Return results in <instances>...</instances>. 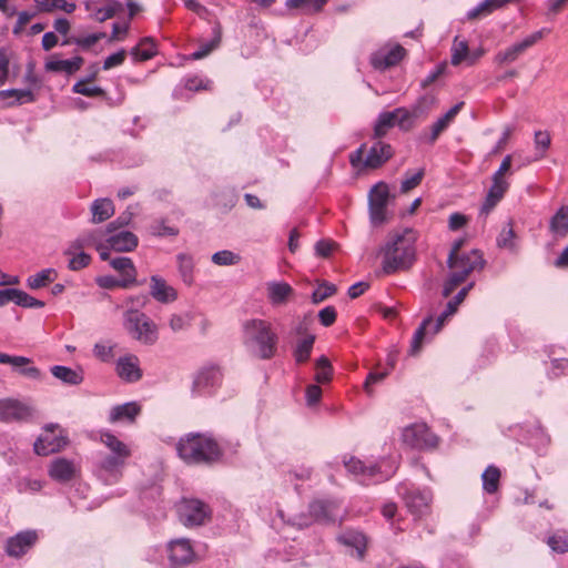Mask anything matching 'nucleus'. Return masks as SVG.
Wrapping results in <instances>:
<instances>
[{"instance_id":"17","label":"nucleus","mask_w":568,"mask_h":568,"mask_svg":"<svg viewBox=\"0 0 568 568\" xmlns=\"http://www.w3.org/2000/svg\"><path fill=\"white\" fill-rule=\"evenodd\" d=\"M67 443L68 438L58 425H48L34 442L33 449L37 455L47 456L59 452Z\"/></svg>"},{"instance_id":"40","label":"nucleus","mask_w":568,"mask_h":568,"mask_svg":"<svg viewBox=\"0 0 568 568\" xmlns=\"http://www.w3.org/2000/svg\"><path fill=\"white\" fill-rule=\"evenodd\" d=\"M212 34L213 38L210 41L202 43L199 49L191 53L190 58L192 60H200L205 58L220 45L222 39V27L220 23H215L212 29Z\"/></svg>"},{"instance_id":"5","label":"nucleus","mask_w":568,"mask_h":568,"mask_svg":"<svg viewBox=\"0 0 568 568\" xmlns=\"http://www.w3.org/2000/svg\"><path fill=\"white\" fill-rule=\"evenodd\" d=\"M176 450L187 464H210L220 459L222 452L217 442L210 434L190 433L182 437Z\"/></svg>"},{"instance_id":"60","label":"nucleus","mask_w":568,"mask_h":568,"mask_svg":"<svg viewBox=\"0 0 568 568\" xmlns=\"http://www.w3.org/2000/svg\"><path fill=\"white\" fill-rule=\"evenodd\" d=\"M336 291L334 284L324 283L320 285L312 294V300L314 303H321L327 297L332 296Z\"/></svg>"},{"instance_id":"21","label":"nucleus","mask_w":568,"mask_h":568,"mask_svg":"<svg viewBox=\"0 0 568 568\" xmlns=\"http://www.w3.org/2000/svg\"><path fill=\"white\" fill-rule=\"evenodd\" d=\"M549 33V30L542 28L534 33L527 36L521 41L516 42L505 50L499 51L495 55V62L498 64L511 63L518 59L527 49L536 44L539 40H541L545 34Z\"/></svg>"},{"instance_id":"27","label":"nucleus","mask_w":568,"mask_h":568,"mask_svg":"<svg viewBox=\"0 0 568 568\" xmlns=\"http://www.w3.org/2000/svg\"><path fill=\"white\" fill-rule=\"evenodd\" d=\"M266 296L273 306L284 305L292 297L294 290L284 281H270L265 284Z\"/></svg>"},{"instance_id":"12","label":"nucleus","mask_w":568,"mask_h":568,"mask_svg":"<svg viewBox=\"0 0 568 568\" xmlns=\"http://www.w3.org/2000/svg\"><path fill=\"white\" fill-rule=\"evenodd\" d=\"M97 243L91 231L82 233L71 242L63 252L68 256V267L71 271H80L87 267L91 262V256L83 250L85 247H94L97 250Z\"/></svg>"},{"instance_id":"41","label":"nucleus","mask_w":568,"mask_h":568,"mask_svg":"<svg viewBox=\"0 0 568 568\" xmlns=\"http://www.w3.org/2000/svg\"><path fill=\"white\" fill-rule=\"evenodd\" d=\"M92 222L101 223L114 214V205L110 199H98L91 205Z\"/></svg>"},{"instance_id":"46","label":"nucleus","mask_w":568,"mask_h":568,"mask_svg":"<svg viewBox=\"0 0 568 568\" xmlns=\"http://www.w3.org/2000/svg\"><path fill=\"white\" fill-rule=\"evenodd\" d=\"M105 37V33L103 32H94L89 33L84 36H72L68 39H65L62 44H75L79 48L83 50H89L91 47H93L97 42H99L101 39Z\"/></svg>"},{"instance_id":"43","label":"nucleus","mask_w":568,"mask_h":568,"mask_svg":"<svg viewBox=\"0 0 568 568\" xmlns=\"http://www.w3.org/2000/svg\"><path fill=\"white\" fill-rule=\"evenodd\" d=\"M501 473L495 465H489L481 474L483 490L486 494H495L499 488Z\"/></svg>"},{"instance_id":"54","label":"nucleus","mask_w":568,"mask_h":568,"mask_svg":"<svg viewBox=\"0 0 568 568\" xmlns=\"http://www.w3.org/2000/svg\"><path fill=\"white\" fill-rule=\"evenodd\" d=\"M72 91L85 97H101L104 90L98 85H89L88 80H80L73 84Z\"/></svg>"},{"instance_id":"44","label":"nucleus","mask_w":568,"mask_h":568,"mask_svg":"<svg viewBox=\"0 0 568 568\" xmlns=\"http://www.w3.org/2000/svg\"><path fill=\"white\" fill-rule=\"evenodd\" d=\"M178 268L182 281L186 285H192L194 282V261L193 257L186 253L176 255Z\"/></svg>"},{"instance_id":"14","label":"nucleus","mask_w":568,"mask_h":568,"mask_svg":"<svg viewBox=\"0 0 568 568\" xmlns=\"http://www.w3.org/2000/svg\"><path fill=\"white\" fill-rule=\"evenodd\" d=\"M310 516L301 515L294 521L298 527H307L313 521H335L339 505L334 499H316L310 505Z\"/></svg>"},{"instance_id":"38","label":"nucleus","mask_w":568,"mask_h":568,"mask_svg":"<svg viewBox=\"0 0 568 568\" xmlns=\"http://www.w3.org/2000/svg\"><path fill=\"white\" fill-rule=\"evenodd\" d=\"M11 98L13 100L7 102V106L30 103L36 100V95L30 89H7L0 91V100L7 101Z\"/></svg>"},{"instance_id":"30","label":"nucleus","mask_w":568,"mask_h":568,"mask_svg":"<svg viewBox=\"0 0 568 568\" xmlns=\"http://www.w3.org/2000/svg\"><path fill=\"white\" fill-rule=\"evenodd\" d=\"M150 294L160 303H171L178 297V293L159 275H152L150 278Z\"/></svg>"},{"instance_id":"59","label":"nucleus","mask_w":568,"mask_h":568,"mask_svg":"<svg viewBox=\"0 0 568 568\" xmlns=\"http://www.w3.org/2000/svg\"><path fill=\"white\" fill-rule=\"evenodd\" d=\"M95 282L101 288H106V290H111L114 287L125 288V287L131 286L129 283L124 282V280H121V278L118 280L112 275L99 276V277H97Z\"/></svg>"},{"instance_id":"7","label":"nucleus","mask_w":568,"mask_h":568,"mask_svg":"<svg viewBox=\"0 0 568 568\" xmlns=\"http://www.w3.org/2000/svg\"><path fill=\"white\" fill-rule=\"evenodd\" d=\"M473 285L474 284L470 283L467 286L463 287L454 296V298L447 303L446 308L437 317L435 323L433 322L432 317H427L422 322L420 326L414 333V336L412 339V345H410V354L412 355H415L419 352L422 344L426 339V335L428 333H430L432 335L437 334L440 331V328L444 326L446 320L457 312L458 306L465 300L466 295L468 294V292L473 287Z\"/></svg>"},{"instance_id":"28","label":"nucleus","mask_w":568,"mask_h":568,"mask_svg":"<svg viewBox=\"0 0 568 568\" xmlns=\"http://www.w3.org/2000/svg\"><path fill=\"white\" fill-rule=\"evenodd\" d=\"M508 180H491V185L480 207V213L488 215L494 207L503 200L509 189Z\"/></svg>"},{"instance_id":"34","label":"nucleus","mask_w":568,"mask_h":568,"mask_svg":"<svg viewBox=\"0 0 568 568\" xmlns=\"http://www.w3.org/2000/svg\"><path fill=\"white\" fill-rule=\"evenodd\" d=\"M110 265L121 275V280H124L130 285L136 284V268L130 257H114L110 260Z\"/></svg>"},{"instance_id":"62","label":"nucleus","mask_w":568,"mask_h":568,"mask_svg":"<svg viewBox=\"0 0 568 568\" xmlns=\"http://www.w3.org/2000/svg\"><path fill=\"white\" fill-rule=\"evenodd\" d=\"M126 57V51L124 49L119 50L105 58L103 61V70H110L114 67L121 65Z\"/></svg>"},{"instance_id":"13","label":"nucleus","mask_w":568,"mask_h":568,"mask_svg":"<svg viewBox=\"0 0 568 568\" xmlns=\"http://www.w3.org/2000/svg\"><path fill=\"white\" fill-rule=\"evenodd\" d=\"M180 521L185 527L202 526L211 516L209 505L196 498H182L178 504Z\"/></svg>"},{"instance_id":"16","label":"nucleus","mask_w":568,"mask_h":568,"mask_svg":"<svg viewBox=\"0 0 568 568\" xmlns=\"http://www.w3.org/2000/svg\"><path fill=\"white\" fill-rule=\"evenodd\" d=\"M402 440L412 448L425 449L435 447L438 437L430 432L425 423H415L405 427L402 432Z\"/></svg>"},{"instance_id":"33","label":"nucleus","mask_w":568,"mask_h":568,"mask_svg":"<svg viewBox=\"0 0 568 568\" xmlns=\"http://www.w3.org/2000/svg\"><path fill=\"white\" fill-rule=\"evenodd\" d=\"M101 443L108 448L110 455L129 459L131 457V448L120 440L110 432H102L100 435Z\"/></svg>"},{"instance_id":"20","label":"nucleus","mask_w":568,"mask_h":568,"mask_svg":"<svg viewBox=\"0 0 568 568\" xmlns=\"http://www.w3.org/2000/svg\"><path fill=\"white\" fill-rule=\"evenodd\" d=\"M398 494L403 497L408 510L415 516L425 514L433 498L429 489H419L406 485L398 487Z\"/></svg>"},{"instance_id":"23","label":"nucleus","mask_w":568,"mask_h":568,"mask_svg":"<svg viewBox=\"0 0 568 568\" xmlns=\"http://www.w3.org/2000/svg\"><path fill=\"white\" fill-rule=\"evenodd\" d=\"M32 416V408L12 398H6L0 400V420L1 422H22L27 420Z\"/></svg>"},{"instance_id":"32","label":"nucleus","mask_w":568,"mask_h":568,"mask_svg":"<svg viewBox=\"0 0 568 568\" xmlns=\"http://www.w3.org/2000/svg\"><path fill=\"white\" fill-rule=\"evenodd\" d=\"M83 64V58L77 55L72 59L61 60L55 57L50 58L45 62V70L50 72H59L65 74H73L81 69Z\"/></svg>"},{"instance_id":"56","label":"nucleus","mask_w":568,"mask_h":568,"mask_svg":"<svg viewBox=\"0 0 568 568\" xmlns=\"http://www.w3.org/2000/svg\"><path fill=\"white\" fill-rule=\"evenodd\" d=\"M424 175H425L424 169H419L413 173L407 172L405 174L404 180L402 181L400 191L405 193V192H408L412 189L416 187L422 182Z\"/></svg>"},{"instance_id":"6","label":"nucleus","mask_w":568,"mask_h":568,"mask_svg":"<svg viewBox=\"0 0 568 568\" xmlns=\"http://www.w3.org/2000/svg\"><path fill=\"white\" fill-rule=\"evenodd\" d=\"M447 263L450 274L443 287L445 297L449 296L458 285L464 283L470 273L480 271L485 266V260L478 250L464 252L456 257H454V253H449Z\"/></svg>"},{"instance_id":"37","label":"nucleus","mask_w":568,"mask_h":568,"mask_svg":"<svg viewBox=\"0 0 568 568\" xmlns=\"http://www.w3.org/2000/svg\"><path fill=\"white\" fill-rule=\"evenodd\" d=\"M463 105L464 102L455 104L443 116H440L439 119H437V121L433 123L429 136L430 143H434L439 136V134L449 126V124L454 121L455 116L462 110Z\"/></svg>"},{"instance_id":"22","label":"nucleus","mask_w":568,"mask_h":568,"mask_svg":"<svg viewBox=\"0 0 568 568\" xmlns=\"http://www.w3.org/2000/svg\"><path fill=\"white\" fill-rule=\"evenodd\" d=\"M222 374L219 367L207 366L197 372L192 385L193 396H205L213 393L220 385Z\"/></svg>"},{"instance_id":"52","label":"nucleus","mask_w":568,"mask_h":568,"mask_svg":"<svg viewBox=\"0 0 568 568\" xmlns=\"http://www.w3.org/2000/svg\"><path fill=\"white\" fill-rule=\"evenodd\" d=\"M547 545L552 551L564 554L568 551V534L566 531H557L549 536Z\"/></svg>"},{"instance_id":"42","label":"nucleus","mask_w":568,"mask_h":568,"mask_svg":"<svg viewBox=\"0 0 568 568\" xmlns=\"http://www.w3.org/2000/svg\"><path fill=\"white\" fill-rule=\"evenodd\" d=\"M57 277L58 273L54 268H44L33 275H30L27 278V286L31 290H39L54 282Z\"/></svg>"},{"instance_id":"45","label":"nucleus","mask_w":568,"mask_h":568,"mask_svg":"<svg viewBox=\"0 0 568 568\" xmlns=\"http://www.w3.org/2000/svg\"><path fill=\"white\" fill-rule=\"evenodd\" d=\"M314 342L315 336L308 334L296 343L293 349V356L297 364H303L310 359Z\"/></svg>"},{"instance_id":"4","label":"nucleus","mask_w":568,"mask_h":568,"mask_svg":"<svg viewBox=\"0 0 568 568\" xmlns=\"http://www.w3.org/2000/svg\"><path fill=\"white\" fill-rule=\"evenodd\" d=\"M156 554L158 548L150 549L146 559L150 562L160 565L162 568H189L200 561L194 541L185 537L169 540L160 558H158Z\"/></svg>"},{"instance_id":"55","label":"nucleus","mask_w":568,"mask_h":568,"mask_svg":"<svg viewBox=\"0 0 568 568\" xmlns=\"http://www.w3.org/2000/svg\"><path fill=\"white\" fill-rule=\"evenodd\" d=\"M468 54V43L465 40L458 41V38H455L453 47H452V59L450 62L453 65H458L463 60L467 58Z\"/></svg>"},{"instance_id":"35","label":"nucleus","mask_w":568,"mask_h":568,"mask_svg":"<svg viewBox=\"0 0 568 568\" xmlns=\"http://www.w3.org/2000/svg\"><path fill=\"white\" fill-rule=\"evenodd\" d=\"M549 231L555 239H564L568 234V206H560L549 221Z\"/></svg>"},{"instance_id":"15","label":"nucleus","mask_w":568,"mask_h":568,"mask_svg":"<svg viewBox=\"0 0 568 568\" xmlns=\"http://www.w3.org/2000/svg\"><path fill=\"white\" fill-rule=\"evenodd\" d=\"M128 459L110 454H100L95 462L97 477L105 485L116 484L123 476Z\"/></svg>"},{"instance_id":"36","label":"nucleus","mask_w":568,"mask_h":568,"mask_svg":"<svg viewBox=\"0 0 568 568\" xmlns=\"http://www.w3.org/2000/svg\"><path fill=\"white\" fill-rule=\"evenodd\" d=\"M50 371L55 378L68 385H79L84 379L83 371L81 368L73 369L63 365H54Z\"/></svg>"},{"instance_id":"53","label":"nucleus","mask_w":568,"mask_h":568,"mask_svg":"<svg viewBox=\"0 0 568 568\" xmlns=\"http://www.w3.org/2000/svg\"><path fill=\"white\" fill-rule=\"evenodd\" d=\"M115 344L111 343H97L93 346V355L103 363H110L114 357Z\"/></svg>"},{"instance_id":"31","label":"nucleus","mask_w":568,"mask_h":568,"mask_svg":"<svg viewBox=\"0 0 568 568\" xmlns=\"http://www.w3.org/2000/svg\"><path fill=\"white\" fill-rule=\"evenodd\" d=\"M141 407L135 402H128L121 405H115L110 409L109 422L114 424L119 422L132 423L140 414Z\"/></svg>"},{"instance_id":"29","label":"nucleus","mask_w":568,"mask_h":568,"mask_svg":"<svg viewBox=\"0 0 568 568\" xmlns=\"http://www.w3.org/2000/svg\"><path fill=\"white\" fill-rule=\"evenodd\" d=\"M77 471V465L72 460L62 457L53 459L48 470L49 476L59 483L71 480Z\"/></svg>"},{"instance_id":"26","label":"nucleus","mask_w":568,"mask_h":568,"mask_svg":"<svg viewBox=\"0 0 568 568\" xmlns=\"http://www.w3.org/2000/svg\"><path fill=\"white\" fill-rule=\"evenodd\" d=\"M337 540L347 548L352 556H355L357 559L364 558L367 538L362 531L353 529L344 530L337 536Z\"/></svg>"},{"instance_id":"24","label":"nucleus","mask_w":568,"mask_h":568,"mask_svg":"<svg viewBox=\"0 0 568 568\" xmlns=\"http://www.w3.org/2000/svg\"><path fill=\"white\" fill-rule=\"evenodd\" d=\"M118 376L126 383H135L142 378L139 357L134 354H126L118 358L115 363Z\"/></svg>"},{"instance_id":"18","label":"nucleus","mask_w":568,"mask_h":568,"mask_svg":"<svg viewBox=\"0 0 568 568\" xmlns=\"http://www.w3.org/2000/svg\"><path fill=\"white\" fill-rule=\"evenodd\" d=\"M389 190L386 183L375 184L368 194L369 219L372 224L381 225L386 221Z\"/></svg>"},{"instance_id":"19","label":"nucleus","mask_w":568,"mask_h":568,"mask_svg":"<svg viewBox=\"0 0 568 568\" xmlns=\"http://www.w3.org/2000/svg\"><path fill=\"white\" fill-rule=\"evenodd\" d=\"M406 50L397 43H387L372 52L369 63L377 71H385L398 64L405 57Z\"/></svg>"},{"instance_id":"11","label":"nucleus","mask_w":568,"mask_h":568,"mask_svg":"<svg viewBox=\"0 0 568 568\" xmlns=\"http://www.w3.org/2000/svg\"><path fill=\"white\" fill-rule=\"evenodd\" d=\"M393 155L390 144L378 139L373 143L365 155V144L349 154V163L355 169H377Z\"/></svg>"},{"instance_id":"10","label":"nucleus","mask_w":568,"mask_h":568,"mask_svg":"<svg viewBox=\"0 0 568 568\" xmlns=\"http://www.w3.org/2000/svg\"><path fill=\"white\" fill-rule=\"evenodd\" d=\"M416 118L415 111L404 106L396 108L393 111H383L377 115L374 123L373 138L381 140L395 126L400 131L408 132L414 128Z\"/></svg>"},{"instance_id":"64","label":"nucleus","mask_w":568,"mask_h":568,"mask_svg":"<svg viewBox=\"0 0 568 568\" xmlns=\"http://www.w3.org/2000/svg\"><path fill=\"white\" fill-rule=\"evenodd\" d=\"M31 359L24 356H12L4 353H0V364H10L13 367H20L30 364Z\"/></svg>"},{"instance_id":"39","label":"nucleus","mask_w":568,"mask_h":568,"mask_svg":"<svg viewBox=\"0 0 568 568\" xmlns=\"http://www.w3.org/2000/svg\"><path fill=\"white\" fill-rule=\"evenodd\" d=\"M156 54V47L151 38H143L134 45L130 55L134 62L148 61Z\"/></svg>"},{"instance_id":"51","label":"nucleus","mask_w":568,"mask_h":568,"mask_svg":"<svg viewBox=\"0 0 568 568\" xmlns=\"http://www.w3.org/2000/svg\"><path fill=\"white\" fill-rule=\"evenodd\" d=\"M211 260L215 265L231 266V265L239 264L241 261V256L232 251L222 250V251L215 252L212 255Z\"/></svg>"},{"instance_id":"58","label":"nucleus","mask_w":568,"mask_h":568,"mask_svg":"<svg viewBox=\"0 0 568 568\" xmlns=\"http://www.w3.org/2000/svg\"><path fill=\"white\" fill-rule=\"evenodd\" d=\"M211 84V80L199 75H193L184 80V88L190 91L209 90Z\"/></svg>"},{"instance_id":"50","label":"nucleus","mask_w":568,"mask_h":568,"mask_svg":"<svg viewBox=\"0 0 568 568\" xmlns=\"http://www.w3.org/2000/svg\"><path fill=\"white\" fill-rule=\"evenodd\" d=\"M550 135L547 131H536L534 136V143L536 149V156L534 161L540 160L545 156L546 151L550 146Z\"/></svg>"},{"instance_id":"57","label":"nucleus","mask_w":568,"mask_h":568,"mask_svg":"<svg viewBox=\"0 0 568 568\" xmlns=\"http://www.w3.org/2000/svg\"><path fill=\"white\" fill-rule=\"evenodd\" d=\"M130 14L128 13V19L125 21H118L112 24V32L109 41H123L129 32L131 24Z\"/></svg>"},{"instance_id":"25","label":"nucleus","mask_w":568,"mask_h":568,"mask_svg":"<svg viewBox=\"0 0 568 568\" xmlns=\"http://www.w3.org/2000/svg\"><path fill=\"white\" fill-rule=\"evenodd\" d=\"M38 540L36 530L20 531L9 538L6 544V551L11 557H20L31 549Z\"/></svg>"},{"instance_id":"2","label":"nucleus","mask_w":568,"mask_h":568,"mask_svg":"<svg viewBox=\"0 0 568 568\" xmlns=\"http://www.w3.org/2000/svg\"><path fill=\"white\" fill-rule=\"evenodd\" d=\"M242 341L246 351L260 359H271L276 354L278 336L268 321H245L242 325Z\"/></svg>"},{"instance_id":"47","label":"nucleus","mask_w":568,"mask_h":568,"mask_svg":"<svg viewBox=\"0 0 568 568\" xmlns=\"http://www.w3.org/2000/svg\"><path fill=\"white\" fill-rule=\"evenodd\" d=\"M12 303H14L18 306L26 307V308H41L44 306V302L37 300L36 297L29 295L28 293L18 290L12 288Z\"/></svg>"},{"instance_id":"48","label":"nucleus","mask_w":568,"mask_h":568,"mask_svg":"<svg viewBox=\"0 0 568 568\" xmlns=\"http://www.w3.org/2000/svg\"><path fill=\"white\" fill-rule=\"evenodd\" d=\"M496 243L500 248H506L510 252L517 251L516 234L510 222L501 229L499 235L496 239Z\"/></svg>"},{"instance_id":"1","label":"nucleus","mask_w":568,"mask_h":568,"mask_svg":"<svg viewBox=\"0 0 568 568\" xmlns=\"http://www.w3.org/2000/svg\"><path fill=\"white\" fill-rule=\"evenodd\" d=\"M417 234L412 229L390 234L381 248L382 267L386 274H393L409 268L416 258Z\"/></svg>"},{"instance_id":"3","label":"nucleus","mask_w":568,"mask_h":568,"mask_svg":"<svg viewBox=\"0 0 568 568\" xmlns=\"http://www.w3.org/2000/svg\"><path fill=\"white\" fill-rule=\"evenodd\" d=\"M130 221V216H119L109 223L105 229H95L91 233L97 243V251L102 261L110 260V250L116 252H131L139 243L138 236L122 227Z\"/></svg>"},{"instance_id":"8","label":"nucleus","mask_w":568,"mask_h":568,"mask_svg":"<svg viewBox=\"0 0 568 568\" xmlns=\"http://www.w3.org/2000/svg\"><path fill=\"white\" fill-rule=\"evenodd\" d=\"M345 468L361 484H377L389 479L396 470V467L387 459H383L378 464L366 465L356 457H349L343 460Z\"/></svg>"},{"instance_id":"61","label":"nucleus","mask_w":568,"mask_h":568,"mask_svg":"<svg viewBox=\"0 0 568 568\" xmlns=\"http://www.w3.org/2000/svg\"><path fill=\"white\" fill-rule=\"evenodd\" d=\"M493 13L491 8L487 0L480 1L477 6L467 11L466 17L469 20H475L480 17H486Z\"/></svg>"},{"instance_id":"49","label":"nucleus","mask_w":568,"mask_h":568,"mask_svg":"<svg viewBox=\"0 0 568 568\" xmlns=\"http://www.w3.org/2000/svg\"><path fill=\"white\" fill-rule=\"evenodd\" d=\"M316 374L315 381L324 384L331 381L333 368L326 356H321L315 363Z\"/></svg>"},{"instance_id":"63","label":"nucleus","mask_w":568,"mask_h":568,"mask_svg":"<svg viewBox=\"0 0 568 568\" xmlns=\"http://www.w3.org/2000/svg\"><path fill=\"white\" fill-rule=\"evenodd\" d=\"M336 310L333 306H326L318 313L320 322L323 326L328 327L336 321Z\"/></svg>"},{"instance_id":"9","label":"nucleus","mask_w":568,"mask_h":568,"mask_svg":"<svg viewBox=\"0 0 568 568\" xmlns=\"http://www.w3.org/2000/svg\"><path fill=\"white\" fill-rule=\"evenodd\" d=\"M123 326L128 334L143 345H153L159 339L158 325L145 313L128 310L123 315Z\"/></svg>"}]
</instances>
